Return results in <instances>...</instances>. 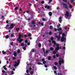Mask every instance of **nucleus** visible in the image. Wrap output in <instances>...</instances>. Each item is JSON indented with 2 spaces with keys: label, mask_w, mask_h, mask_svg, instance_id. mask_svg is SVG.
Segmentation results:
<instances>
[{
  "label": "nucleus",
  "mask_w": 75,
  "mask_h": 75,
  "mask_svg": "<svg viewBox=\"0 0 75 75\" xmlns=\"http://www.w3.org/2000/svg\"><path fill=\"white\" fill-rule=\"evenodd\" d=\"M53 68L54 69H55V70H57V67L55 66H53Z\"/></svg>",
  "instance_id": "a211bd4d"
},
{
  "label": "nucleus",
  "mask_w": 75,
  "mask_h": 75,
  "mask_svg": "<svg viewBox=\"0 0 75 75\" xmlns=\"http://www.w3.org/2000/svg\"><path fill=\"white\" fill-rule=\"evenodd\" d=\"M52 0H49V3H50L51 2H52Z\"/></svg>",
  "instance_id": "79ce46f5"
},
{
  "label": "nucleus",
  "mask_w": 75,
  "mask_h": 75,
  "mask_svg": "<svg viewBox=\"0 0 75 75\" xmlns=\"http://www.w3.org/2000/svg\"><path fill=\"white\" fill-rule=\"evenodd\" d=\"M74 0H71V3H73L74 2Z\"/></svg>",
  "instance_id": "13d9d810"
},
{
  "label": "nucleus",
  "mask_w": 75,
  "mask_h": 75,
  "mask_svg": "<svg viewBox=\"0 0 75 75\" xmlns=\"http://www.w3.org/2000/svg\"><path fill=\"white\" fill-rule=\"evenodd\" d=\"M59 22L60 23H62V17H59Z\"/></svg>",
  "instance_id": "423d86ee"
},
{
  "label": "nucleus",
  "mask_w": 75,
  "mask_h": 75,
  "mask_svg": "<svg viewBox=\"0 0 75 75\" xmlns=\"http://www.w3.org/2000/svg\"><path fill=\"white\" fill-rule=\"evenodd\" d=\"M20 30V28H16V31H19V30Z\"/></svg>",
  "instance_id": "4be33fe9"
},
{
  "label": "nucleus",
  "mask_w": 75,
  "mask_h": 75,
  "mask_svg": "<svg viewBox=\"0 0 75 75\" xmlns=\"http://www.w3.org/2000/svg\"><path fill=\"white\" fill-rule=\"evenodd\" d=\"M31 51H32L33 52H34L35 51V50L34 49H32L31 50Z\"/></svg>",
  "instance_id": "cd10ccee"
},
{
  "label": "nucleus",
  "mask_w": 75,
  "mask_h": 75,
  "mask_svg": "<svg viewBox=\"0 0 75 75\" xmlns=\"http://www.w3.org/2000/svg\"><path fill=\"white\" fill-rule=\"evenodd\" d=\"M11 27H10V28H9L10 30H11L12 28H14V24L11 23Z\"/></svg>",
  "instance_id": "39448f33"
},
{
  "label": "nucleus",
  "mask_w": 75,
  "mask_h": 75,
  "mask_svg": "<svg viewBox=\"0 0 75 75\" xmlns=\"http://www.w3.org/2000/svg\"><path fill=\"white\" fill-rule=\"evenodd\" d=\"M60 35H61V34H59V36L58 35H56L55 36L56 38H57V41H59V40L60 39V38H61V36H60Z\"/></svg>",
  "instance_id": "20e7f679"
},
{
  "label": "nucleus",
  "mask_w": 75,
  "mask_h": 75,
  "mask_svg": "<svg viewBox=\"0 0 75 75\" xmlns=\"http://www.w3.org/2000/svg\"><path fill=\"white\" fill-rule=\"evenodd\" d=\"M18 65V63H16V64H14L13 66L14 67H17Z\"/></svg>",
  "instance_id": "dca6fc26"
},
{
  "label": "nucleus",
  "mask_w": 75,
  "mask_h": 75,
  "mask_svg": "<svg viewBox=\"0 0 75 75\" xmlns=\"http://www.w3.org/2000/svg\"><path fill=\"white\" fill-rule=\"evenodd\" d=\"M21 46L23 47L24 45V43H21Z\"/></svg>",
  "instance_id": "bb28decb"
},
{
  "label": "nucleus",
  "mask_w": 75,
  "mask_h": 75,
  "mask_svg": "<svg viewBox=\"0 0 75 75\" xmlns=\"http://www.w3.org/2000/svg\"><path fill=\"white\" fill-rule=\"evenodd\" d=\"M55 65H58V63L57 62H55L54 63Z\"/></svg>",
  "instance_id": "864d4df0"
},
{
  "label": "nucleus",
  "mask_w": 75,
  "mask_h": 75,
  "mask_svg": "<svg viewBox=\"0 0 75 75\" xmlns=\"http://www.w3.org/2000/svg\"><path fill=\"white\" fill-rule=\"evenodd\" d=\"M56 57H59V54H56Z\"/></svg>",
  "instance_id": "3c124183"
},
{
  "label": "nucleus",
  "mask_w": 75,
  "mask_h": 75,
  "mask_svg": "<svg viewBox=\"0 0 75 75\" xmlns=\"http://www.w3.org/2000/svg\"><path fill=\"white\" fill-rule=\"evenodd\" d=\"M53 28V26L50 25V29H51V30H52Z\"/></svg>",
  "instance_id": "a878e982"
},
{
  "label": "nucleus",
  "mask_w": 75,
  "mask_h": 75,
  "mask_svg": "<svg viewBox=\"0 0 75 75\" xmlns=\"http://www.w3.org/2000/svg\"><path fill=\"white\" fill-rule=\"evenodd\" d=\"M28 45H30V42H28L27 43Z\"/></svg>",
  "instance_id": "680f3d73"
},
{
  "label": "nucleus",
  "mask_w": 75,
  "mask_h": 75,
  "mask_svg": "<svg viewBox=\"0 0 75 75\" xmlns=\"http://www.w3.org/2000/svg\"><path fill=\"white\" fill-rule=\"evenodd\" d=\"M28 36H29V37H31V35L30 34H28Z\"/></svg>",
  "instance_id": "4d7b16f0"
},
{
  "label": "nucleus",
  "mask_w": 75,
  "mask_h": 75,
  "mask_svg": "<svg viewBox=\"0 0 75 75\" xmlns=\"http://www.w3.org/2000/svg\"><path fill=\"white\" fill-rule=\"evenodd\" d=\"M63 6H64V7H65V8L67 9H68V6H67V4L65 3L63 4Z\"/></svg>",
  "instance_id": "6e6552de"
},
{
  "label": "nucleus",
  "mask_w": 75,
  "mask_h": 75,
  "mask_svg": "<svg viewBox=\"0 0 75 75\" xmlns=\"http://www.w3.org/2000/svg\"><path fill=\"white\" fill-rule=\"evenodd\" d=\"M46 54H48V50H47L45 52Z\"/></svg>",
  "instance_id": "8fccbe9b"
},
{
  "label": "nucleus",
  "mask_w": 75,
  "mask_h": 75,
  "mask_svg": "<svg viewBox=\"0 0 75 75\" xmlns=\"http://www.w3.org/2000/svg\"><path fill=\"white\" fill-rule=\"evenodd\" d=\"M38 46L39 47V48H40V47H41V44L40 43H39L38 44Z\"/></svg>",
  "instance_id": "f3484780"
},
{
  "label": "nucleus",
  "mask_w": 75,
  "mask_h": 75,
  "mask_svg": "<svg viewBox=\"0 0 75 75\" xmlns=\"http://www.w3.org/2000/svg\"><path fill=\"white\" fill-rule=\"evenodd\" d=\"M32 23L33 25H34V24H35V22L34 21H33L31 22Z\"/></svg>",
  "instance_id": "ddd939ff"
},
{
  "label": "nucleus",
  "mask_w": 75,
  "mask_h": 75,
  "mask_svg": "<svg viewBox=\"0 0 75 75\" xmlns=\"http://www.w3.org/2000/svg\"><path fill=\"white\" fill-rule=\"evenodd\" d=\"M52 43L54 44V45H56V44H57V43L56 42H55V41L52 40Z\"/></svg>",
  "instance_id": "9b49d317"
},
{
  "label": "nucleus",
  "mask_w": 75,
  "mask_h": 75,
  "mask_svg": "<svg viewBox=\"0 0 75 75\" xmlns=\"http://www.w3.org/2000/svg\"><path fill=\"white\" fill-rule=\"evenodd\" d=\"M58 29H57L56 28H55L54 29V30L55 31H57V30Z\"/></svg>",
  "instance_id": "69168bd1"
},
{
  "label": "nucleus",
  "mask_w": 75,
  "mask_h": 75,
  "mask_svg": "<svg viewBox=\"0 0 75 75\" xmlns=\"http://www.w3.org/2000/svg\"><path fill=\"white\" fill-rule=\"evenodd\" d=\"M41 4H44V1H42L41 2Z\"/></svg>",
  "instance_id": "37998d69"
},
{
  "label": "nucleus",
  "mask_w": 75,
  "mask_h": 75,
  "mask_svg": "<svg viewBox=\"0 0 75 75\" xmlns=\"http://www.w3.org/2000/svg\"><path fill=\"white\" fill-rule=\"evenodd\" d=\"M49 35H51V34H52V32H51V31L49 32Z\"/></svg>",
  "instance_id": "2f4dec72"
},
{
  "label": "nucleus",
  "mask_w": 75,
  "mask_h": 75,
  "mask_svg": "<svg viewBox=\"0 0 75 75\" xmlns=\"http://www.w3.org/2000/svg\"><path fill=\"white\" fill-rule=\"evenodd\" d=\"M11 74H12V75H13V74H14V72H13V71H12Z\"/></svg>",
  "instance_id": "bf43d9fd"
},
{
  "label": "nucleus",
  "mask_w": 75,
  "mask_h": 75,
  "mask_svg": "<svg viewBox=\"0 0 75 75\" xmlns=\"http://www.w3.org/2000/svg\"><path fill=\"white\" fill-rule=\"evenodd\" d=\"M13 42H12L11 43H10V45H13Z\"/></svg>",
  "instance_id": "6e6d98bb"
},
{
  "label": "nucleus",
  "mask_w": 75,
  "mask_h": 75,
  "mask_svg": "<svg viewBox=\"0 0 75 75\" xmlns=\"http://www.w3.org/2000/svg\"><path fill=\"white\" fill-rule=\"evenodd\" d=\"M53 57L54 58H55V57H56V56L55 55H54Z\"/></svg>",
  "instance_id": "338daca9"
},
{
  "label": "nucleus",
  "mask_w": 75,
  "mask_h": 75,
  "mask_svg": "<svg viewBox=\"0 0 75 75\" xmlns=\"http://www.w3.org/2000/svg\"><path fill=\"white\" fill-rule=\"evenodd\" d=\"M26 72L27 74H29V71H28V70H27Z\"/></svg>",
  "instance_id": "72a5a7b5"
},
{
  "label": "nucleus",
  "mask_w": 75,
  "mask_h": 75,
  "mask_svg": "<svg viewBox=\"0 0 75 75\" xmlns=\"http://www.w3.org/2000/svg\"><path fill=\"white\" fill-rule=\"evenodd\" d=\"M25 43H27V42H28V40H25Z\"/></svg>",
  "instance_id": "ea45409f"
},
{
  "label": "nucleus",
  "mask_w": 75,
  "mask_h": 75,
  "mask_svg": "<svg viewBox=\"0 0 75 75\" xmlns=\"http://www.w3.org/2000/svg\"><path fill=\"white\" fill-rule=\"evenodd\" d=\"M50 51H52L54 50V48H53L52 47H51L50 48Z\"/></svg>",
  "instance_id": "2eb2a0df"
},
{
  "label": "nucleus",
  "mask_w": 75,
  "mask_h": 75,
  "mask_svg": "<svg viewBox=\"0 0 75 75\" xmlns=\"http://www.w3.org/2000/svg\"><path fill=\"white\" fill-rule=\"evenodd\" d=\"M62 30V28H59V29H57V31H61Z\"/></svg>",
  "instance_id": "6ab92c4d"
},
{
  "label": "nucleus",
  "mask_w": 75,
  "mask_h": 75,
  "mask_svg": "<svg viewBox=\"0 0 75 75\" xmlns=\"http://www.w3.org/2000/svg\"><path fill=\"white\" fill-rule=\"evenodd\" d=\"M13 55H14V57H16L17 55V52H14L13 53Z\"/></svg>",
  "instance_id": "f8f14e48"
},
{
  "label": "nucleus",
  "mask_w": 75,
  "mask_h": 75,
  "mask_svg": "<svg viewBox=\"0 0 75 75\" xmlns=\"http://www.w3.org/2000/svg\"><path fill=\"white\" fill-rule=\"evenodd\" d=\"M42 50L43 51V52H45V49H44V48H42Z\"/></svg>",
  "instance_id": "e2e57ef3"
},
{
  "label": "nucleus",
  "mask_w": 75,
  "mask_h": 75,
  "mask_svg": "<svg viewBox=\"0 0 75 75\" xmlns=\"http://www.w3.org/2000/svg\"><path fill=\"white\" fill-rule=\"evenodd\" d=\"M69 8H72V6H71V5L70 4H69Z\"/></svg>",
  "instance_id": "b1692460"
},
{
  "label": "nucleus",
  "mask_w": 75,
  "mask_h": 75,
  "mask_svg": "<svg viewBox=\"0 0 75 75\" xmlns=\"http://www.w3.org/2000/svg\"><path fill=\"white\" fill-rule=\"evenodd\" d=\"M2 72H3V73H4L5 72V71H4V70H3L2 71Z\"/></svg>",
  "instance_id": "774afa93"
},
{
  "label": "nucleus",
  "mask_w": 75,
  "mask_h": 75,
  "mask_svg": "<svg viewBox=\"0 0 75 75\" xmlns=\"http://www.w3.org/2000/svg\"><path fill=\"white\" fill-rule=\"evenodd\" d=\"M65 38L64 37H62V38H61V41L62 42H63V41H64V40H65Z\"/></svg>",
  "instance_id": "0eeeda50"
},
{
  "label": "nucleus",
  "mask_w": 75,
  "mask_h": 75,
  "mask_svg": "<svg viewBox=\"0 0 75 75\" xmlns=\"http://www.w3.org/2000/svg\"><path fill=\"white\" fill-rule=\"evenodd\" d=\"M45 68H47L48 67V65L46 64H45Z\"/></svg>",
  "instance_id": "49530a36"
},
{
  "label": "nucleus",
  "mask_w": 75,
  "mask_h": 75,
  "mask_svg": "<svg viewBox=\"0 0 75 75\" xmlns=\"http://www.w3.org/2000/svg\"><path fill=\"white\" fill-rule=\"evenodd\" d=\"M16 59V57H13V60H14V59Z\"/></svg>",
  "instance_id": "de8ad7c7"
},
{
  "label": "nucleus",
  "mask_w": 75,
  "mask_h": 75,
  "mask_svg": "<svg viewBox=\"0 0 75 75\" xmlns=\"http://www.w3.org/2000/svg\"><path fill=\"white\" fill-rule=\"evenodd\" d=\"M2 53H3V54H6V52H4V50H3L2 51Z\"/></svg>",
  "instance_id": "c85d7f7f"
},
{
  "label": "nucleus",
  "mask_w": 75,
  "mask_h": 75,
  "mask_svg": "<svg viewBox=\"0 0 75 75\" xmlns=\"http://www.w3.org/2000/svg\"><path fill=\"white\" fill-rule=\"evenodd\" d=\"M23 50H26V48L25 47H23Z\"/></svg>",
  "instance_id": "a18cd8bd"
},
{
  "label": "nucleus",
  "mask_w": 75,
  "mask_h": 75,
  "mask_svg": "<svg viewBox=\"0 0 75 75\" xmlns=\"http://www.w3.org/2000/svg\"><path fill=\"white\" fill-rule=\"evenodd\" d=\"M59 59V64L60 65L62 64H62H64V60L63 59H62L61 58H60Z\"/></svg>",
  "instance_id": "f03ea898"
},
{
  "label": "nucleus",
  "mask_w": 75,
  "mask_h": 75,
  "mask_svg": "<svg viewBox=\"0 0 75 75\" xmlns=\"http://www.w3.org/2000/svg\"><path fill=\"white\" fill-rule=\"evenodd\" d=\"M50 6H48L47 7V9H50Z\"/></svg>",
  "instance_id": "f704fd0d"
},
{
  "label": "nucleus",
  "mask_w": 75,
  "mask_h": 75,
  "mask_svg": "<svg viewBox=\"0 0 75 75\" xmlns=\"http://www.w3.org/2000/svg\"><path fill=\"white\" fill-rule=\"evenodd\" d=\"M50 40L52 41H53V40H54V37H52L50 38Z\"/></svg>",
  "instance_id": "c756f323"
},
{
  "label": "nucleus",
  "mask_w": 75,
  "mask_h": 75,
  "mask_svg": "<svg viewBox=\"0 0 75 75\" xmlns=\"http://www.w3.org/2000/svg\"><path fill=\"white\" fill-rule=\"evenodd\" d=\"M24 37L26 38H27V35H24Z\"/></svg>",
  "instance_id": "09e8293b"
},
{
  "label": "nucleus",
  "mask_w": 75,
  "mask_h": 75,
  "mask_svg": "<svg viewBox=\"0 0 75 75\" xmlns=\"http://www.w3.org/2000/svg\"><path fill=\"white\" fill-rule=\"evenodd\" d=\"M59 50V44H57L55 49V50L58 51Z\"/></svg>",
  "instance_id": "7ed1b4c3"
},
{
  "label": "nucleus",
  "mask_w": 75,
  "mask_h": 75,
  "mask_svg": "<svg viewBox=\"0 0 75 75\" xmlns=\"http://www.w3.org/2000/svg\"><path fill=\"white\" fill-rule=\"evenodd\" d=\"M58 24L59 25H57V26L58 27H60V26H61V25H60V24L59 23H58Z\"/></svg>",
  "instance_id": "e433bc0d"
},
{
  "label": "nucleus",
  "mask_w": 75,
  "mask_h": 75,
  "mask_svg": "<svg viewBox=\"0 0 75 75\" xmlns=\"http://www.w3.org/2000/svg\"><path fill=\"white\" fill-rule=\"evenodd\" d=\"M11 37H14V35L13 34V33H11Z\"/></svg>",
  "instance_id": "58836bf2"
},
{
  "label": "nucleus",
  "mask_w": 75,
  "mask_h": 75,
  "mask_svg": "<svg viewBox=\"0 0 75 75\" xmlns=\"http://www.w3.org/2000/svg\"><path fill=\"white\" fill-rule=\"evenodd\" d=\"M33 74H34V72H33V71H31L30 72V74H31V75H33Z\"/></svg>",
  "instance_id": "7c9ffc66"
},
{
  "label": "nucleus",
  "mask_w": 75,
  "mask_h": 75,
  "mask_svg": "<svg viewBox=\"0 0 75 75\" xmlns=\"http://www.w3.org/2000/svg\"><path fill=\"white\" fill-rule=\"evenodd\" d=\"M66 48L65 47H62V49L63 50H65Z\"/></svg>",
  "instance_id": "4c0bfd02"
},
{
  "label": "nucleus",
  "mask_w": 75,
  "mask_h": 75,
  "mask_svg": "<svg viewBox=\"0 0 75 75\" xmlns=\"http://www.w3.org/2000/svg\"><path fill=\"white\" fill-rule=\"evenodd\" d=\"M65 33H62V37H64V36H65Z\"/></svg>",
  "instance_id": "c9c22d12"
},
{
  "label": "nucleus",
  "mask_w": 75,
  "mask_h": 75,
  "mask_svg": "<svg viewBox=\"0 0 75 75\" xmlns=\"http://www.w3.org/2000/svg\"><path fill=\"white\" fill-rule=\"evenodd\" d=\"M18 9V7H17L15 8V11H16V10H17Z\"/></svg>",
  "instance_id": "473e14b6"
},
{
  "label": "nucleus",
  "mask_w": 75,
  "mask_h": 75,
  "mask_svg": "<svg viewBox=\"0 0 75 75\" xmlns=\"http://www.w3.org/2000/svg\"><path fill=\"white\" fill-rule=\"evenodd\" d=\"M42 19L43 21H45V18H43Z\"/></svg>",
  "instance_id": "0e129e2a"
},
{
  "label": "nucleus",
  "mask_w": 75,
  "mask_h": 75,
  "mask_svg": "<svg viewBox=\"0 0 75 75\" xmlns=\"http://www.w3.org/2000/svg\"><path fill=\"white\" fill-rule=\"evenodd\" d=\"M42 61H45V59L44 58H42Z\"/></svg>",
  "instance_id": "c03bdc74"
},
{
  "label": "nucleus",
  "mask_w": 75,
  "mask_h": 75,
  "mask_svg": "<svg viewBox=\"0 0 75 75\" xmlns=\"http://www.w3.org/2000/svg\"><path fill=\"white\" fill-rule=\"evenodd\" d=\"M20 59H18L17 61V64L19 65V64H20Z\"/></svg>",
  "instance_id": "5701e85b"
},
{
  "label": "nucleus",
  "mask_w": 75,
  "mask_h": 75,
  "mask_svg": "<svg viewBox=\"0 0 75 75\" xmlns=\"http://www.w3.org/2000/svg\"><path fill=\"white\" fill-rule=\"evenodd\" d=\"M43 64H46V61H44L43 62Z\"/></svg>",
  "instance_id": "5fc2aeb1"
},
{
  "label": "nucleus",
  "mask_w": 75,
  "mask_h": 75,
  "mask_svg": "<svg viewBox=\"0 0 75 75\" xmlns=\"http://www.w3.org/2000/svg\"><path fill=\"white\" fill-rule=\"evenodd\" d=\"M17 53H18V54H20V49L18 50L17 51Z\"/></svg>",
  "instance_id": "412c9836"
},
{
  "label": "nucleus",
  "mask_w": 75,
  "mask_h": 75,
  "mask_svg": "<svg viewBox=\"0 0 75 75\" xmlns=\"http://www.w3.org/2000/svg\"><path fill=\"white\" fill-rule=\"evenodd\" d=\"M49 15L50 16H51L52 15V13L51 12H49Z\"/></svg>",
  "instance_id": "4468645a"
},
{
  "label": "nucleus",
  "mask_w": 75,
  "mask_h": 75,
  "mask_svg": "<svg viewBox=\"0 0 75 75\" xmlns=\"http://www.w3.org/2000/svg\"><path fill=\"white\" fill-rule=\"evenodd\" d=\"M58 53V51L56 50H55V51H53V54H55L56 53Z\"/></svg>",
  "instance_id": "9d476101"
},
{
  "label": "nucleus",
  "mask_w": 75,
  "mask_h": 75,
  "mask_svg": "<svg viewBox=\"0 0 75 75\" xmlns=\"http://www.w3.org/2000/svg\"><path fill=\"white\" fill-rule=\"evenodd\" d=\"M38 65H41V63L40 62H38Z\"/></svg>",
  "instance_id": "a19ab883"
},
{
  "label": "nucleus",
  "mask_w": 75,
  "mask_h": 75,
  "mask_svg": "<svg viewBox=\"0 0 75 75\" xmlns=\"http://www.w3.org/2000/svg\"><path fill=\"white\" fill-rule=\"evenodd\" d=\"M66 13L65 15V16H66L67 17H68L69 16V13H68V11H66Z\"/></svg>",
  "instance_id": "1a4fd4ad"
},
{
  "label": "nucleus",
  "mask_w": 75,
  "mask_h": 75,
  "mask_svg": "<svg viewBox=\"0 0 75 75\" xmlns=\"http://www.w3.org/2000/svg\"><path fill=\"white\" fill-rule=\"evenodd\" d=\"M29 70H30V71H31V70L32 69V68H31V67H29Z\"/></svg>",
  "instance_id": "052dcab7"
},
{
  "label": "nucleus",
  "mask_w": 75,
  "mask_h": 75,
  "mask_svg": "<svg viewBox=\"0 0 75 75\" xmlns=\"http://www.w3.org/2000/svg\"><path fill=\"white\" fill-rule=\"evenodd\" d=\"M9 38V36L8 35H6L5 36V38L6 39H8V38Z\"/></svg>",
  "instance_id": "393cba45"
},
{
  "label": "nucleus",
  "mask_w": 75,
  "mask_h": 75,
  "mask_svg": "<svg viewBox=\"0 0 75 75\" xmlns=\"http://www.w3.org/2000/svg\"><path fill=\"white\" fill-rule=\"evenodd\" d=\"M51 56H49L48 57L47 59H48V60H51Z\"/></svg>",
  "instance_id": "aec40b11"
},
{
  "label": "nucleus",
  "mask_w": 75,
  "mask_h": 75,
  "mask_svg": "<svg viewBox=\"0 0 75 75\" xmlns=\"http://www.w3.org/2000/svg\"><path fill=\"white\" fill-rule=\"evenodd\" d=\"M23 36L24 35H23L19 34L18 38L17 39V41H18L19 43H21L22 41H23V39H21V37L23 38Z\"/></svg>",
  "instance_id": "f257e3e1"
},
{
  "label": "nucleus",
  "mask_w": 75,
  "mask_h": 75,
  "mask_svg": "<svg viewBox=\"0 0 75 75\" xmlns=\"http://www.w3.org/2000/svg\"><path fill=\"white\" fill-rule=\"evenodd\" d=\"M63 1H64V2H67V0H62Z\"/></svg>",
  "instance_id": "603ef678"
}]
</instances>
